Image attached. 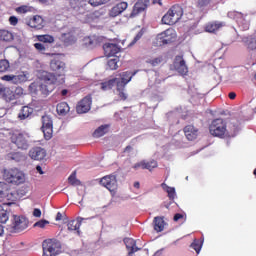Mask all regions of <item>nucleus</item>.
Returning a JSON list of instances; mask_svg holds the SVG:
<instances>
[{"label":"nucleus","instance_id":"nucleus-43","mask_svg":"<svg viewBox=\"0 0 256 256\" xmlns=\"http://www.w3.org/2000/svg\"><path fill=\"white\" fill-rule=\"evenodd\" d=\"M162 61L163 56H158L156 58L147 60L146 63H148V65H151L152 67H157V65H161Z\"/></svg>","mask_w":256,"mask_h":256},{"label":"nucleus","instance_id":"nucleus-8","mask_svg":"<svg viewBox=\"0 0 256 256\" xmlns=\"http://www.w3.org/2000/svg\"><path fill=\"white\" fill-rule=\"evenodd\" d=\"M69 5L78 15L89 12V0H69Z\"/></svg>","mask_w":256,"mask_h":256},{"label":"nucleus","instance_id":"nucleus-59","mask_svg":"<svg viewBox=\"0 0 256 256\" xmlns=\"http://www.w3.org/2000/svg\"><path fill=\"white\" fill-rule=\"evenodd\" d=\"M228 97H229V99L233 100V99H235L237 97V94L235 92H230L228 94Z\"/></svg>","mask_w":256,"mask_h":256},{"label":"nucleus","instance_id":"nucleus-19","mask_svg":"<svg viewBox=\"0 0 256 256\" xmlns=\"http://www.w3.org/2000/svg\"><path fill=\"white\" fill-rule=\"evenodd\" d=\"M50 69L61 73V71H65V62L61 61V58L55 57L50 61Z\"/></svg>","mask_w":256,"mask_h":256},{"label":"nucleus","instance_id":"nucleus-60","mask_svg":"<svg viewBox=\"0 0 256 256\" xmlns=\"http://www.w3.org/2000/svg\"><path fill=\"white\" fill-rule=\"evenodd\" d=\"M61 219H63V214H61V212H58L56 215V221H61Z\"/></svg>","mask_w":256,"mask_h":256},{"label":"nucleus","instance_id":"nucleus-39","mask_svg":"<svg viewBox=\"0 0 256 256\" xmlns=\"http://www.w3.org/2000/svg\"><path fill=\"white\" fill-rule=\"evenodd\" d=\"M0 41H13V34L7 30H0Z\"/></svg>","mask_w":256,"mask_h":256},{"label":"nucleus","instance_id":"nucleus-31","mask_svg":"<svg viewBox=\"0 0 256 256\" xmlns=\"http://www.w3.org/2000/svg\"><path fill=\"white\" fill-rule=\"evenodd\" d=\"M165 229V220H163V217H155L154 218V231H157V233H161Z\"/></svg>","mask_w":256,"mask_h":256},{"label":"nucleus","instance_id":"nucleus-7","mask_svg":"<svg viewBox=\"0 0 256 256\" xmlns=\"http://www.w3.org/2000/svg\"><path fill=\"white\" fill-rule=\"evenodd\" d=\"M158 45H169L177 41V32L173 28H168L156 36Z\"/></svg>","mask_w":256,"mask_h":256},{"label":"nucleus","instance_id":"nucleus-27","mask_svg":"<svg viewBox=\"0 0 256 256\" xmlns=\"http://www.w3.org/2000/svg\"><path fill=\"white\" fill-rule=\"evenodd\" d=\"M223 27V24L219 22H209L205 26L206 33H217L221 28Z\"/></svg>","mask_w":256,"mask_h":256},{"label":"nucleus","instance_id":"nucleus-55","mask_svg":"<svg viewBox=\"0 0 256 256\" xmlns=\"http://www.w3.org/2000/svg\"><path fill=\"white\" fill-rule=\"evenodd\" d=\"M9 23L10 25H17L19 23V19L15 16H10L9 18Z\"/></svg>","mask_w":256,"mask_h":256},{"label":"nucleus","instance_id":"nucleus-23","mask_svg":"<svg viewBox=\"0 0 256 256\" xmlns=\"http://www.w3.org/2000/svg\"><path fill=\"white\" fill-rule=\"evenodd\" d=\"M126 248L128 249V255H133V253H137L139 248L137 247V242L133 238H127L124 240Z\"/></svg>","mask_w":256,"mask_h":256},{"label":"nucleus","instance_id":"nucleus-37","mask_svg":"<svg viewBox=\"0 0 256 256\" xmlns=\"http://www.w3.org/2000/svg\"><path fill=\"white\" fill-rule=\"evenodd\" d=\"M117 63H119V57L108 60L107 69H109L110 71H115L119 69V65Z\"/></svg>","mask_w":256,"mask_h":256},{"label":"nucleus","instance_id":"nucleus-18","mask_svg":"<svg viewBox=\"0 0 256 256\" xmlns=\"http://www.w3.org/2000/svg\"><path fill=\"white\" fill-rule=\"evenodd\" d=\"M129 4L127 2H119L110 10V17H118L123 11L127 10Z\"/></svg>","mask_w":256,"mask_h":256},{"label":"nucleus","instance_id":"nucleus-20","mask_svg":"<svg viewBox=\"0 0 256 256\" xmlns=\"http://www.w3.org/2000/svg\"><path fill=\"white\" fill-rule=\"evenodd\" d=\"M245 47L249 49V51L256 50V33L252 35H248L242 39Z\"/></svg>","mask_w":256,"mask_h":256},{"label":"nucleus","instance_id":"nucleus-6","mask_svg":"<svg viewBox=\"0 0 256 256\" xmlns=\"http://www.w3.org/2000/svg\"><path fill=\"white\" fill-rule=\"evenodd\" d=\"M29 227V220L23 216H13L12 224L8 226L7 230L10 233H21Z\"/></svg>","mask_w":256,"mask_h":256},{"label":"nucleus","instance_id":"nucleus-9","mask_svg":"<svg viewBox=\"0 0 256 256\" xmlns=\"http://www.w3.org/2000/svg\"><path fill=\"white\" fill-rule=\"evenodd\" d=\"M91 105H93V97L91 94H88L76 105V113L79 115H83V113H89V111H91Z\"/></svg>","mask_w":256,"mask_h":256},{"label":"nucleus","instance_id":"nucleus-10","mask_svg":"<svg viewBox=\"0 0 256 256\" xmlns=\"http://www.w3.org/2000/svg\"><path fill=\"white\" fill-rule=\"evenodd\" d=\"M11 143L16 145L18 149L27 150L29 149V141L27 140V136L23 133H14L11 136Z\"/></svg>","mask_w":256,"mask_h":256},{"label":"nucleus","instance_id":"nucleus-52","mask_svg":"<svg viewBox=\"0 0 256 256\" xmlns=\"http://www.w3.org/2000/svg\"><path fill=\"white\" fill-rule=\"evenodd\" d=\"M7 189V184L5 182H0V199L5 197V191Z\"/></svg>","mask_w":256,"mask_h":256},{"label":"nucleus","instance_id":"nucleus-56","mask_svg":"<svg viewBox=\"0 0 256 256\" xmlns=\"http://www.w3.org/2000/svg\"><path fill=\"white\" fill-rule=\"evenodd\" d=\"M33 217H41V209L35 208L33 210Z\"/></svg>","mask_w":256,"mask_h":256},{"label":"nucleus","instance_id":"nucleus-45","mask_svg":"<svg viewBox=\"0 0 256 256\" xmlns=\"http://www.w3.org/2000/svg\"><path fill=\"white\" fill-rule=\"evenodd\" d=\"M111 0H88L89 5L92 7H99L101 5H105L106 3H109Z\"/></svg>","mask_w":256,"mask_h":256},{"label":"nucleus","instance_id":"nucleus-13","mask_svg":"<svg viewBox=\"0 0 256 256\" xmlns=\"http://www.w3.org/2000/svg\"><path fill=\"white\" fill-rule=\"evenodd\" d=\"M174 69H176L180 75H187V73H189V68H187L183 56H176L174 61Z\"/></svg>","mask_w":256,"mask_h":256},{"label":"nucleus","instance_id":"nucleus-2","mask_svg":"<svg viewBox=\"0 0 256 256\" xmlns=\"http://www.w3.org/2000/svg\"><path fill=\"white\" fill-rule=\"evenodd\" d=\"M3 179L9 185H23L26 181L25 172L23 170L14 167L3 170Z\"/></svg>","mask_w":256,"mask_h":256},{"label":"nucleus","instance_id":"nucleus-50","mask_svg":"<svg viewBox=\"0 0 256 256\" xmlns=\"http://www.w3.org/2000/svg\"><path fill=\"white\" fill-rule=\"evenodd\" d=\"M31 11V8L27 5H22L16 8L17 13H29Z\"/></svg>","mask_w":256,"mask_h":256},{"label":"nucleus","instance_id":"nucleus-64","mask_svg":"<svg viewBox=\"0 0 256 256\" xmlns=\"http://www.w3.org/2000/svg\"><path fill=\"white\" fill-rule=\"evenodd\" d=\"M5 232L3 225L0 224V237L1 235H3V233Z\"/></svg>","mask_w":256,"mask_h":256},{"label":"nucleus","instance_id":"nucleus-48","mask_svg":"<svg viewBox=\"0 0 256 256\" xmlns=\"http://www.w3.org/2000/svg\"><path fill=\"white\" fill-rule=\"evenodd\" d=\"M213 3V0H197V7L199 9H203V7H208V5H211Z\"/></svg>","mask_w":256,"mask_h":256},{"label":"nucleus","instance_id":"nucleus-1","mask_svg":"<svg viewBox=\"0 0 256 256\" xmlns=\"http://www.w3.org/2000/svg\"><path fill=\"white\" fill-rule=\"evenodd\" d=\"M209 133L212 137H218V139H231L237 137V128L229 132L227 130V121L223 120V118H216L209 125Z\"/></svg>","mask_w":256,"mask_h":256},{"label":"nucleus","instance_id":"nucleus-24","mask_svg":"<svg viewBox=\"0 0 256 256\" xmlns=\"http://www.w3.org/2000/svg\"><path fill=\"white\" fill-rule=\"evenodd\" d=\"M85 221V218L78 217L77 220H70L67 224L68 231H77L79 233V229L81 228V223Z\"/></svg>","mask_w":256,"mask_h":256},{"label":"nucleus","instance_id":"nucleus-49","mask_svg":"<svg viewBox=\"0 0 256 256\" xmlns=\"http://www.w3.org/2000/svg\"><path fill=\"white\" fill-rule=\"evenodd\" d=\"M143 35H145V30L141 29L136 36L134 37V39L132 40V42L130 43V45H135V43H137V41H139Z\"/></svg>","mask_w":256,"mask_h":256},{"label":"nucleus","instance_id":"nucleus-40","mask_svg":"<svg viewBox=\"0 0 256 256\" xmlns=\"http://www.w3.org/2000/svg\"><path fill=\"white\" fill-rule=\"evenodd\" d=\"M11 69V64L9 63V60L2 59L0 60V73H7Z\"/></svg>","mask_w":256,"mask_h":256},{"label":"nucleus","instance_id":"nucleus-54","mask_svg":"<svg viewBox=\"0 0 256 256\" xmlns=\"http://www.w3.org/2000/svg\"><path fill=\"white\" fill-rule=\"evenodd\" d=\"M47 223H49V222L46 220H40L34 224V227H40V229H43V227H45V225H47Z\"/></svg>","mask_w":256,"mask_h":256},{"label":"nucleus","instance_id":"nucleus-62","mask_svg":"<svg viewBox=\"0 0 256 256\" xmlns=\"http://www.w3.org/2000/svg\"><path fill=\"white\" fill-rule=\"evenodd\" d=\"M36 170L38 171V173H40V175H43V168H41L40 165L36 166Z\"/></svg>","mask_w":256,"mask_h":256},{"label":"nucleus","instance_id":"nucleus-4","mask_svg":"<svg viewBox=\"0 0 256 256\" xmlns=\"http://www.w3.org/2000/svg\"><path fill=\"white\" fill-rule=\"evenodd\" d=\"M43 256H57L63 253L61 241L57 239H46L42 242Z\"/></svg>","mask_w":256,"mask_h":256},{"label":"nucleus","instance_id":"nucleus-26","mask_svg":"<svg viewBox=\"0 0 256 256\" xmlns=\"http://www.w3.org/2000/svg\"><path fill=\"white\" fill-rule=\"evenodd\" d=\"M120 77H121V81H119V79L117 78L116 85L126 86L127 83H129L131 79H133V74H131V72L129 71H126V72H122L120 74Z\"/></svg>","mask_w":256,"mask_h":256},{"label":"nucleus","instance_id":"nucleus-38","mask_svg":"<svg viewBox=\"0 0 256 256\" xmlns=\"http://www.w3.org/2000/svg\"><path fill=\"white\" fill-rule=\"evenodd\" d=\"M68 183L74 187L81 185V181L77 179L76 171L72 172V174L68 177Z\"/></svg>","mask_w":256,"mask_h":256},{"label":"nucleus","instance_id":"nucleus-5","mask_svg":"<svg viewBox=\"0 0 256 256\" xmlns=\"http://www.w3.org/2000/svg\"><path fill=\"white\" fill-rule=\"evenodd\" d=\"M43 83L40 84V91L42 95H49L55 89L57 83V76L51 72H43L41 75Z\"/></svg>","mask_w":256,"mask_h":256},{"label":"nucleus","instance_id":"nucleus-3","mask_svg":"<svg viewBox=\"0 0 256 256\" xmlns=\"http://www.w3.org/2000/svg\"><path fill=\"white\" fill-rule=\"evenodd\" d=\"M183 13V7L179 4H175L169 8L167 13L162 17L161 22L163 25H175V23L181 21Z\"/></svg>","mask_w":256,"mask_h":256},{"label":"nucleus","instance_id":"nucleus-33","mask_svg":"<svg viewBox=\"0 0 256 256\" xmlns=\"http://www.w3.org/2000/svg\"><path fill=\"white\" fill-rule=\"evenodd\" d=\"M35 49L38 51V53H41L42 55H46L47 57H55V53H47V48L45 47V44L42 43H35L34 44Z\"/></svg>","mask_w":256,"mask_h":256},{"label":"nucleus","instance_id":"nucleus-25","mask_svg":"<svg viewBox=\"0 0 256 256\" xmlns=\"http://www.w3.org/2000/svg\"><path fill=\"white\" fill-rule=\"evenodd\" d=\"M33 108L29 106H23L18 114V119L20 121H25V119H29L30 116L33 115Z\"/></svg>","mask_w":256,"mask_h":256},{"label":"nucleus","instance_id":"nucleus-41","mask_svg":"<svg viewBox=\"0 0 256 256\" xmlns=\"http://www.w3.org/2000/svg\"><path fill=\"white\" fill-rule=\"evenodd\" d=\"M25 81H27V74L25 72H22L18 75H14V85L25 83Z\"/></svg>","mask_w":256,"mask_h":256},{"label":"nucleus","instance_id":"nucleus-14","mask_svg":"<svg viewBox=\"0 0 256 256\" xmlns=\"http://www.w3.org/2000/svg\"><path fill=\"white\" fill-rule=\"evenodd\" d=\"M29 157L34 161H43L47 157V151L41 147H35L29 151Z\"/></svg>","mask_w":256,"mask_h":256},{"label":"nucleus","instance_id":"nucleus-46","mask_svg":"<svg viewBox=\"0 0 256 256\" xmlns=\"http://www.w3.org/2000/svg\"><path fill=\"white\" fill-rule=\"evenodd\" d=\"M53 127V120L49 116L42 117V128Z\"/></svg>","mask_w":256,"mask_h":256},{"label":"nucleus","instance_id":"nucleus-30","mask_svg":"<svg viewBox=\"0 0 256 256\" xmlns=\"http://www.w3.org/2000/svg\"><path fill=\"white\" fill-rule=\"evenodd\" d=\"M70 110L71 108L69 107V104H67V102H60L56 106V111L58 115H67Z\"/></svg>","mask_w":256,"mask_h":256},{"label":"nucleus","instance_id":"nucleus-32","mask_svg":"<svg viewBox=\"0 0 256 256\" xmlns=\"http://www.w3.org/2000/svg\"><path fill=\"white\" fill-rule=\"evenodd\" d=\"M115 84L117 85V78H113L108 81L102 82L100 84V87L102 91H110V89H113V87H115Z\"/></svg>","mask_w":256,"mask_h":256},{"label":"nucleus","instance_id":"nucleus-16","mask_svg":"<svg viewBox=\"0 0 256 256\" xmlns=\"http://www.w3.org/2000/svg\"><path fill=\"white\" fill-rule=\"evenodd\" d=\"M134 169H147L148 171H153V169H157L158 163L155 160L145 161L142 160L136 164H134Z\"/></svg>","mask_w":256,"mask_h":256},{"label":"nucleus","instance_id":"nucleus-28","mask_svg":"<svg viewBox=\"0 0 256 256\" xmlns=\"http://www.w3.org/2000/svg\"><path fill=\"white\" fill-rule=\"evenodd\" d=\"M62 41L65 45L69 46V45H74V43L77 42V38L73 33L68 32V33L62 34Z\"/></svg>","mask_w":256,"mask_h":256},{"label":"nucleus","instance_id":"nucleus-21","mask_svg":"<svg viewBox=\"0 0 256 256\" xmlns=\"http://www.w3.org/2000/svg\"><path fill=\"white\" fill-rule=\"evenodd\" d=\"M0 95L7 103H11V101H15L16 99L15 92H13V90H11L9 87L4 86V88H2V94Z\"/></svg>","mask_w":256,"mask_h":256},{"label":"nucleus","instance_id":"nucleus-53","mask_svg":"<svg viewBox=\"0 0 256 256\" xmlns=\"http://www.w3.org/2000/svg\"><path fill=\"white\" fill-rule=\"evenodd\" d=\"M2 81H12V83H15L14 75H4L1 77Z\"/></svg>","mask_w":256,"mask_h":256},{"label":"nucleus","instance_id":"nucleus-11","mask_svg":"<svg viewBox=\"0 0 256 256\" xmlns=\"http://www.w3.org/2000/svg\"><path fill=\"white\" fill-rule=\"evenodd\" d=\"M100 185L108 189L111 193H113V191H117V176L113 174L104 176L100 180Z\"/></svg>","mask_w":256,"mask_h":256},{"label":"nucleus","instance_id":"nucleus-61","mask_svg":"<svg viewBox=\"0 0 256 256\" xmlns=\"http://www.w3.org/2000/svg\"><path fill=\"white\" fill-rule=\"evenodd\" d=\"M16 93L18 95H23V88H21V87L16 88Z\"/></svg>","mask_w":256,"mask_h":256},{"label":"nucleus","instance_id":"nucleus-63","mask_svg":"<svg viewBox=\"0 0 256 256\" xmlns=\"http://www.w3.org/2000/svg\"><path fill=\"white\" fill-rule=\"evenodd\" d=\"M69 93V91L67 90V89H63L62 91H61V96L62 97H65V95H67Z\"/></svg>","mask_w":256,"mask_h":256},{"label":"nucleus","instance_id":"nucleus-57","mask_svg":"<svg viewBox=\"0 0 256 256\" xmlns=\"http://www.w3.org/2000/svg\"><path fill=\"white\" fill-rule=\"evenodd\" d=\"M179 219H183V214L177 213L174 215V221H179Z\"/></svg>","mask_w":256,"mask_h":256},{"label":"nucleus","instance_id":"nucleus-51","mask_svg":"<svg viewBox=\"0 0 256 256\" xmlns=\"http://www.w3.org/2000/svg\"><path fill=\"white\" fill-rule=\"evenodd\" d=\"M192 249H194V251H196L197 254H199L201 252V243L199 241H194L191 244Z\"/></svg>","mask_w":256,"mask_h":256},{"label":"nucleus","instance_id":"nucleus-12","mask_svg":"<svg viewBox=\"0 0 256 256\" xmlns=\"http://www.w3.org/2000/svg\"><path fill=\"white\" fill-rule=\"evenodd\" d=\"M149 7V0H138L131 11V13L128 15L129 19H135V17H138L140 13H143Z\"/></svg>","mask_w":256,"mask_h":256},{"label":"nucleus","instance_id":"nucleus-29","mask_svg":"<svg viewBox=\"0 0 256 256\" xmlns=\"http://www.w3.org/2000/svg\"><path fill=\"white\" fill-rule=\"evenodd\" d=\"M109 129V125L105 124V125H101L100 127H98L94 132H93V137H95L96 139H99V137H103L104 135H107L108 130Z\"/></svg>","mask_w":256,"mask_h":256},{"label":"nucleus","instance_id":"nucleus-36","mask_svg":"<svg viewBox=\"0 0 256 256\" xmlns=\"http://www.w3.org/2000/svg\"><path fill=\"white\" fill-rule=\"evenodd\" d=\"M125 87L124 85L121 84H116V91L118 92V97L122 101H127V94L125 93Z\"/></svg>","mask_w":256,"mask_h":256},{"label":"nucleus","instance_id":"nucleus-44","mask_svg":"<svg viewBox=\"0 0 256 256\" xmlns=\"http://www.w3.org/2000/svg\"><path fill=\"white\" fill-rule=\"evenodd\" d=\"M7 221H9L7 210L3 209V206L0 205V223H7Z\"/></svg>","mask_w":256,"mask_h":256},{"label":"nucleus","instance_id":"nucleus-47","mask_svg":"<svg viewBox=\"0 0 256 256\" xmlns=\"http://www.w3.org/2000/svg\"><path fill=\"white\" fill-rule=\"evenodd\" d=\"M42 131L47 141L53 137V127L42 128Z\"/></svg>","mask_w":256,"mask_h":256},{"label":"nucleus","instance_id":"nucleus-22","mask_svg":"<svg viewBox=\"0 0 256 256\" xmlns=\"http://www.w3.org/2000/svg\"><path fill=\"white\" fill-rule=\"evenodd\" d=\"M29 26L32 27V29H43L44 27V20L43 17L36 15L32 19L29 20Z\"/></svg>","mask_w":256,"mask_h":256},{"label":"nucleus","instance_id":"nucleus-34","mask_svg":"<svg viewBox=\"0 0 256 256\" xmlns=\"http://www.w3.org/2000/svg\"><path fill=\"white\" fill-rule=\"evenodd\" d=\"M8 161H16V163H19L25 159V156L21 152H11L7 154Z\"/></svg>","mask_w":256,"mask_h":256},{"label":"nucleus","instance_id":"nucleus-35","mask_svg":"<svg viewBox=\"0 0 256 256\" xmlns=\"http://www.w3.org/2000/svg\"><path fill=\"white\" fill-rule=\"evenodd\" d=\"M161 187L164 191H166V193H168V198L170 199V201H173V199H175V196L177 195V193L175 192V188L168 186L166 183H162Z\"/></svg>","mask_w":256,"mask_h":256},{"label":"nucleus","instance_id":"nucleus-15","mask_svg":"<svg viewBox=\"0 0 256 256\" xmlns=\"http://www.w3.org/2000/svg\"><path fill=\"white\" fill-rule=\"evenodd\" d=\"M184 135L188 141H195L199 136V129L193 125H187L183 129Z\"/></svg>","mask_w":256,"mask_h":256},{"label":"nucleus","instance_id":"nucleus-42","mask_svg":"<svg viewBox=\"0 0 256 256\" xmlns=\"http://www.w3.org/2000/svg\"><path fill=\"white\" fill-rule=\"evenodd\" d=\"M38 41L41 43H54L55 38L53 36L46 34V35H38L37 36Z\"/></svg>","mask_w":256,"mask_h":256},{"label":"nucleus","instance_id":"nucleus-58","mask_svg":"<svg viewBox=\"0 0 256 256\" xmlns=\"http://www.w3.org/2000/svg\"><path fill=\"white\" fill-rule=\"evenodd\" d=\"M130 151H133V147L131 145H128L124 149V153H130Z\"/></svg>","mask_w":256,"mask_h":256},{"label":"nucleus","instance_id":"nucleus-17","mask_svg":"<svg viewBox=\"0 0 256 256\" xmlns=\"http://www.w3.org/2000/svg\"><path fill=\"white\" fill-rule=\"evenodd\" d=\"M103 49H104V55H106V57H115V55H117V53L121 51V48H119L117 44H113V43L104 44Z\"/></svg>","mask_w":256,"mask_h":256}]
</instances>
